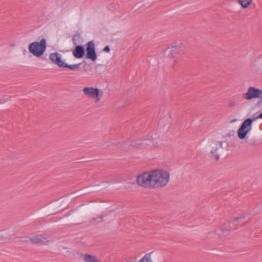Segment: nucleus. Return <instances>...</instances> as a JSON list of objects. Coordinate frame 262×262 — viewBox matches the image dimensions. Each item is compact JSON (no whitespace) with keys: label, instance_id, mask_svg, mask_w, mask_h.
I'll return each instance as SVG.
<instances>
[{"label":"nucleus","instance_id":"nucleus-24","mask_svg":"<svg viewBox=\"0 0 262 262\" xmlns=\"http://www.w3.org/2000/svg\"><path fill=\"white\" fill-rule=\"evenodd\" d=\"M258 117H260V119H262V111L261 113L259 114Z\"/></svg>","mask_w":262,"mask_h":262},{"label":"nucleus","instance_id":"nucleus-21","mask_svg":"<svg viewBox=\"0 0 262 262\" xmlns=\"http://www.w3.org/2000/svg\"><path fill=\"white\" fill-rule=\"evenodd\" d=\"M102 220H103V216H101L99 217L98 218L93 219V221H97L98 222H101L102 221Z\"/></svg>","mask_w":262,"mask_h":262},{"label":"nucleus","instance_id":"nucleus-19","mask_svg":"<svg viewBox=\"0 0 262 262\" xmlns=\"http://www.w3.org/2000/svg\"><path fill=\"white\" fill-rule=\"evenodd\" d=\"M20 241L22 242H28L30 241V237L23 236L20 237Z\"/></svg>","mask_w":262,"mask_h":262},{"label":"nucleus","instance_id":"nucleus-5","mask_svg":"<svg viewBox=\"0 0 262 262\" xmlns=\"http://www.w3.org/2000/svg\"><path fill=\"white\" fill-rule=\"evenodd\" d=\"M247 216V214H243L240 216L235 217L232 221V222H227L224 223L223 225L221 226V230L223 231V234H225L227 232V234H228V232L231 230H234L237 229L236 227H234L233 226H237V222L240 220L244 219Z\"/></svg>","mask_w":262,"mask_h":262},{"label":"nucleus","instance_id":"nucleus-12","mask_svg":"<svg viewBox=\"0 0 262 262\" xmlns=\"http://www.w3.org/2000/svg\"><path fill=\"white\" fill-rule=\"evenodd\" d=\"M252 123L253 120L251 118H248L244 121L241 126L249 132L251 129Z\"/></svg>","mask_w":262,"mask_h":262},{"label":"nucleus","instance_id":"nucleus-27","mask_svg":"<svg viewBox=\"0 0 262 262\" xmlns=\"http://www.w3.org/2000/svg\"><path fill=\"white\" fill-rule=\"evenodd\" d=\"M176 62H177V60L174 59V63L173 67L176 64Z\"/></svg>","mask_w":262,"mask_h":262},{"label":"nucleus","instance_id":"nucleus-17","mask_svg":"<svg viewBox=\"0 0 262 262\" xmlns=\"http://www.w3.org/2000/svg\"><path fill=\"white\" fill-rule=\"evenodd\" d=\"M252 0H238V3L243 8H247L251 4Z\"/></svg>","mask_w":262,"mask_h":262},{"label":"nucleus","instance_id":"nucleus-16","mask_svg":"<svg viewBox=\"0 0 262 262\" xmlns=\"http://www.w3.org/2000/svg\"><path fill=\"white\" fill-rule=\"evenodd\" d=\"M47 239L46 237L42 235H37L32 237H30V241L33 244H38L41 242H44Z\"/></svg>","mask_w":262,"mask_h":262},{"label":"nucleus","instance_id":"nucleus-9","mask_svg":"<svg viewBox=\"0 0 262 262\" xmlns=\"http://www.w3.org/2000/svg\"><path fill=\"white\" fill-rule=\"evenodd\" d=\"M85 50L82 45L75 46V49L72 51L73 56L76 58H82L85 55Z\"/></svg>","mask_w":262,"mask_h":262},{"label":"nucleus","instance_id":"nucleus-22","mask_svg":"<svg viewBox=\"0 0 262 262\" xmlns=\"http://www.w3.org/2000/svg\"><path fill=\"white\" fill-rule=\"evenodd\" d=\"M235 105V101H230L228 103V105L230 106V107H233Z\"/></svg>","mask_w":262,"mask_h":262},{"label":"nucleus","instance_id":"nucleus-23","mask_svg":"<svg viewBox=\"0 0 262 262\" xmlns=\"http://www.w3.org/2000/svg\"><path fill=\"white\" fill-rule=\"evenodd\" d=\"M259 117V115L258 116H256L255 114V115H253V116H252V118H251L252 120H253V121L257 119H260V117Z\"/></svg>","mask_w":262,"mask_h":262},{"label":"nucleus","instance_id":"nucleus-8","mask_svg":"<svg viewBox=\"0 0 262 262\" xmlns=\"http://www.w3.org/2000/svg\"><path fill=\"white\" fill-rule=\"evenodd\" d=\"M86 55L85 57L87 59H90L93 61L96 60L97 58V54L96 52L95 44L93 41H90L87 42L86 45Z\"/></svg>","mask_w":262,"mask_h":262},{"label":"nucleus","instance_id":"nucleus-7","mask_svg":"<svg viewBox=\"0 0 262 262\" xmlns=\"http://www.w3.org/2000/svg\"><path fill=\"white\" fill-rule=\"evenodd\" d=\"M83 94L92 98H95L96 102L99 101L102 97V93L100 92V91L97 88H94L92 87H85L83 88Z\"/></svg>","mask_w":262,"mask_h":262},{"label":"nucleus","instance_id":"nucleus-25","mask_svg":"<svg viewBox=\"0 0 262 262\" xmlns=\"http://www.w3.org/2000/svg\"><path fill=\"white\" fill-rule=\"evenodd\" d=\"M248 222H246L245 223H243V224H241V226H244L245 224H246Z\"/></svg>","mask_w":262,"mask_h":262},{"label":"nucleus","instance_id":"nucleus-10","mask_svg":"<svg viewBox=\"0 0 262 262\" xmlns=\"http://www.w3.org/2000/svg\"><path fill=\"white\" fill-rule=\"evenodd\" d=\"M182 44L178 43V45L172 46L171 49L170 53L169 54V57L173 58L176 55L179 54L182 50Z\"/></svg>","mask_w":262,"mask_h":262},{"label":"nucleus","instance_id":"nucleus-6","mask_svg":"<svg viewBox=\"0 0 262 262\" xmlns=\"http://www.w3.org/2000/svg\"><path fill=\"white\" fill-rule=\"evenodd\" d=\"M243 98L247 100L259 98L262 99V90L250 86L248 88L247 92L243 95Z\"/></svg>","mask_w":262,"mask_h":262},{"label":"nucleus","instance_id":"nucleus-4","mask_svg":"<svg viewBox=\"0 0 262 262\" xmlns=\"http://www.w3.org/2000/svg\"><path fill=\"white\" fill-rule=\"evenodd\" d=\"M223 144V141H214L211 143L210 157L214 158L216 161L220 159V155L224 152Z\"/></svg>","mask_w":262,"mask_h":262},{"label":"nucleus","instance_id":"nucleus-1","mask_svg":"<svg viewBox=\"0 0 262 262\" xmlns=\"http://www.w3.org/2000/svg\"><path fill=\"white\" fill-rule=\"evenodd\" d=\"M170 179L169 172L163 169H157L146 171L137 178V184L146 188H157L165 187Z\"/></svg>","mask_w":262,"mask_h":262},{"label":"nucleus","instance_id":"nucleus-2","mask_svg":"<svg viewBox=\"0 0 262 262\" xmlns=\"http://www.w3.org/2000/svg\"><path fill=\"white\" fill-rule=\"evenodd\" d=\"M47 48V41L45 38L41 39L40 41H34L29 44V51L33 55L41 57L45 53Z\"/></svg>","mask_w":262,"mask_h":262},{"label":"nucleus","instance_id":"nucleus-26","mask_svg":"<svg viewBox=\"0 0 262 262\" xmlns=\"http://www.w3.org/2000/svg\"><path fill=\"white\" fill-rule=\"evenodd\" d=\"M261 100H260V101H259L258 102V103L257 104V105H259V104L261 103Z\"/></svg>","mask_w":262,"mask_h":262},{"label":"nucleus","instance_id":"nucleus-3","mask_svg":"<svg viewBox=\"0 0 262 262\" xmlns=\"http://www.w3.org/2000/svg\"><path fill=\"white\" fill-rule=\"evenodd\" d=\"M50 59L55 64L57 65L59 68H68L72 71L78 70L80 68L81 63L74 64H69L62 60L61 55L57 52L50 54Z\"/></svg>","mask_w":262,"mask_h":262},{"label":"nucleus","instance_id":"nucleus-13","mask_svg":"<svg viewBox=\"0 0 262 262\" xmlns=\"http://www.w3.org/2000/svg\"><path fill=\"white\" fill-rule=\"evenodd\" d=\"M83 260L85 262H101V260L96 256L89 254H85L83 255Z\"/></svg>","mask_w":262,"mask_h":262},{"label":"nucleus","instance_id":"nucleus-15","mask_svg":"<svg viewBox=\"0 0 262 262\" xmlns=\"http://www.w3.org/2000/svg\"><path fill=\"white\" fill-rule=\"evenodd\" d=\"M249 132L242 127L240 126L237 130V136L239 139H245Z\"/></svg>","mask_w":262,"mask_h":262},{"label":"nucleus","instance_id":"nucleus-14","mask_svg":"<svg viewBox=\"0 0 262 262\" xmlns=\"http://www.w3.org/2000/svg\"><path fill=\"white\" fill-rule=\"evenodd\" d=\"M72 40L73 44L76 46L80 45L83 41V39L79 34H74L72 37Z\"/></svg>","mask_w":262,"mask_h":262},{"label":"nucleus","instance_id":"nucleus-11","mask_svg":"<svg viewBox=\"0 0 262 262\" xmlns=\"http://www.w3.org/2000/svg\"><path fill=\"white\" fill-rule=\"evenodd\" d=\"M152 141L149 139H144L143 140H138L135 142H133L131 146L135 147H142L144 145H147L149 143H152Z\"/></svg>","mask_w":262,"mask_h":262},{"label":"nucleus","instance_id":"nucleus-20","mask_svg":"<svg viewBox=\"0 0 262 262\" xmlns=\"http://www.w3.org/2000/svg\"><path fill=\"white\" fill-rule=\"evenodd\" d=\"M103 51L109 53L110 52V47L109 46H106L103 49Z\"/></svg>","mask_w":262,"mask_h":262},{"label":"nucleus","instance_id":"nucleus-18","mask_svg":"<svg viewBox=\"0 0 262 262\" xmlns=\"http://www.w3.org/2000/svg\"><path fill=\"white\" fill-rule=\"evenodd\" d=\"M151 253L145 254L144 256L139 262H152L151 260Z\"/></svg>","mask_w":262,"mask_h":262}]
</instances>
